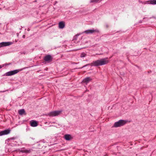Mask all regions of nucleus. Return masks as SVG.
I'll list each match as a JSON object with an SVG mask.
<instances>
[{
	"mask_svg": "<svg viewBox=\"0 0 156 156\" xmlns=\"http://www.w3.org/2000/svg\"><path fill=\"white\" fill-rule=\"evenodd\" d=\"M108 58L101 59L93 62L90 64L91 66H98L105 65L108 63Z\"/></svg>",
	"mask_w": 156,
	"mask_h": 156,
	"instance_id": "nucleus-1",
	"label": "nucleus"
},
{
	"mask_svg": "<svg viewBox=\"0 0 156 156\" xmlns=\"http://www.w3.org/2000/svg\"><path fill=\"white\" fill-rule=\"evenodd\" d=\"M22 70V69H16L12 71H11L5 73L4 76H9L14 75L19 73L20 71Z\"/></svg>",
	"mask_w": 156,
	"mask_h": 156,
	"instance_id": "nucleus-2",
	"label": "nucleus"
},
{
	"mask_svg": "<svg viewBox=\"0 0 156 156\" xmlns=\"http://www.w3.org/2000/svg\"><path fill=\"white\" fill-rule=\"evenodd\" d=\"M126 121L125 120H119L118 122L115 123L114 125V126L115 127H120L125 124L126 123Z\"/></svg>",
	"mask_w": 156,
	"mask_h": 156,
	"instance_id": "nucleus-3",
	"label": "nucleus"
},
{
	"mask_svg": "<svg viewBox=\"0 0 156 156\" xmlns=\"http://www.w3.org/2000/svg\"><path fill=\"white\" fill-rule=\"evenodd\" d=\"M62 112V111H56L51 112L48 113V115L50 116H55L60 115Z\"/></svg>",
	"mask_w": 156,
	"mask_h": 156,
	"instance_id": "nucleus-4",
	"label": "nucleus"
},
{
	"mask_svg": "<svg viewBox=\"0 0 156 156\" xmlns=\"http://www.w3.org/2000/svg\"><path fill=\"white\" fill-rule=\"evenodd\" d=\"M99 31L98 29L94 30V29L91 30H88L84 31L83 33H85L87 34H92L95 33L96 32L98 33Z\"/></svg>",
	"mask_w": 156,
	"mask_h": 156,
	"instance_id": "nucleus-5",
	"label": "nucleus"
},
{
	"mask_svg": "<svg viewBox=\"0 0 156 156\" xmlns=\"http://www.w3.org/2000/svg\"><path fill=\"white\" fill-rule=\"evenodd\" d=\"M92 80V79L90 77H87L83 80L82 83H84L87 85Z\"/></svg>",
	"mask_w": 156,
	"mask_h": 156,
	"instance_id": "nucleus-6",
	"label": "nucleus"
},
{
	"mask_svg": "<svg viewBox=\"0 0 156 156\" xmlns=\"http://www.w3.org/2000/svg\"><path fill=\"white\" fill-rule=\"evenodd\" d=\"M12 42H2L0 43V48L2 47L8 46L12 44Z\"/></svg>",
	"mask_w": 156,
	"mask_h": 156,
	"instance_id": "nucleus-7",
	"label": "nucleus"
},
{
	"mask_svg": "<svg viewBox=\"0 0 156 156\" xmlns=\"http://www.w3.org/2000/svg\"><path fill=\"white\" fill-rule=\"evenodd\" d=\"M10 131L9 129L5 130L0 132V136L9 134Z\"/></svg>",
	"mask_w": 156,
	"mask_h": 156,
	"instance_id": "nucleus-8",
	"label": "nucleus"
},
{
	"mask_svg": "<svg viewBox=\"0 0 156 156\" xmlns=\"http://www.w3.org/2000/svg\"><path fill=\"white\" fill-rule=\"evenodd\" d=\"M30 126L32 127H36L38 125V122L35 120H32L30 122Z\"/></svg>",
	"mask_w": 156,
	"mask_h": 156,
	"instance_id": "nucleus-9",
	"label": "nucleus"
},
{
	"mask_svg": "<svg viewBox=\"0 0 156 156\" xmlns=\"http://www.w3.org/2000/svg\"><path fill=\"white\" fill-rule=\"evenodd\" d=\"M44 60L46 62L51 61L52 60L51 57L50 55H47L44 57Z\"/></svg>",
	"mask_w": 156,
	"mask_h": 156,
	"instance_id": "nucleus-10",
	"label": "nucleus"
},
{
	"mask_svg": "<svg viewBox=\"0 0 156 156\" xmlns=\"http://www.w3.org/2000/svg\"><path fill=\"white\" fill-rule=\"evenodd\" d=\"M18 151L22 153H29L30 151V150L26 149L24 148H22L21 149H19L18 150Z\"/></svg>",
	"mask_w": 156,
	"mask_h": 156,
	"instance_id": "nucleus-11",
	"label": "nucleus"
},
{
	"mask_svg": "<svg viewBox=\"0 0 156 156\" xmlns=\"http://www.w3.org/2000/svg\"><path fill=\"white\" fill-rule=\"evenodd\" d=\"M65 26V22L63 21H61L59 22L58 23V27L60 29L63 28Z\"/></svg>",
	"mask_w": 156,
	"mask_h": 156,
	"instance_id": "nucleus-12",
	"label": "nucleus"
},
{
	"mask_svg": "<svg viewBox=\"0 0 156 156\" xmlns=\"http://www.w3.org/2000/svg\"><path fill=\"white\" fill-rule=\"evenodd\" d=\"M65 140H70L72 139L71 136L69 134H66L64 136Z\"/></svg>",
	"mask_w": 156,
	"mask_h": 156,
	"instance_id": "nucleus-13",
	"label": "nucleus"
},
{
	"mask_svg": "<svg viewBox=\"0 0 156 156\" xmlns=\"http://www.w3.org/2000/svg\"><path fill=\"white\" fill-rule=\"evenodd\" d=\"M150 1H146L145 2H142L140 0H139V2L140 3H141L143 4H150Z\"/></svg>",
	"mask_w": 156,
	"mask_h": 156,
	"instance_id": "nucleus-14",
	"label": "nucleus"
},
{
	"mask_svg": "<svg viewBox=\"0 0 156 156\" xmlns=\"http://www.w3.org/2000/svg\"><path fill=\"white\" fill-rule=\"evenodd\" d=\"M18 112L20 115H22L25 113V110L24 109H21Z\"/></svg>",
	"mask_w": 156,
	"mask_h": 156,
	"instance_id": "nucleus-15",
	"label": "nucleus"
},
{
	"mask_svg": "<svg viewBox=\"0 0 156 156\" xmlns=\"http://www.w3.org/2000/svg\"><path fill=\"white\" fill-rule=\"evenodd\" d=\"M150 4L152 5L156 4V0H153L150 1Z\"/></svg>",
	"mask_w": 156,
	"mask_h": 156,
	"instance_id": "nucleus-16",
	"label": "nucleus"
},
{
	"mask_svg": "<svg viewBox=\"0 0 156 156\" xmlns=\"http://www.w3.org/2000/svg\"><path fill=\"white\" fill-rule=\"evenodd\" d=\"M86 53H84V52H83L81 54L80 57L81 58L84 57H85L86 56Z\"/></svg>",
	"mask_w": 156,
	"mask_h": 156,
	"instance_id": "nucleus-17",
	"label": "nucleus"
},
{
	"mask_svg": "<svg viewBox=\"0 0 156 156\" xmlns=\"http://www.w3.org/2000/svg\"><path fill=\"white\" fill-rule=\"evenodd\" d=\"M98 1V0H91L90 1V2H97Z\"/></svg>",
	"mask_w": 156,
	"mask_h": 156,
	"instance_id": "nucleus-18",
	"label": "nucleus"
},
{
	"mask_svg": "<svg viewBox=\"0 0 156 156\" xmlns=\"http://www.w3.org/2000/svg\"><path fill=\"white\" fill-rule=\"evenodd\" d=\"M5 65L4 64L2 65H0V69L2 68V67H4Z\"/></svg>",
	"mask_w": 156,
	"mask_h": 156,
	"instance_id": "nucleus-19",
	"label": "nucleus"
},
{
	"mask_svg": "<svg viewBox=\"0 0 156 156\" xmlns=\"http://www.w3.org/2000/svg\"><path fill=\"white\" fill-rule=\"evenodd\" d=\"M24 36H24V35H23V37H24Z\"/></svg>",
	"mask_w": 156,
	"mask_h": 156,
	"instance_id": "nucleus-20",
	"label": "nucleus"
},
{
	"mask_svg": "<svg viewBox=\"0 0 156 156\" xmlns=\"http://www.w3.org/2000/svg\"><path fill=\"white\" fill-rule=\"evenodd\" d=\"M24 36H24V35H23V37H24Z\"/></svg>",
	"mask_w": 156,
	"mask_h": 156,
	"instance_id": "nucleus-21",
	"label": "nucleus"
}]
</instances>
